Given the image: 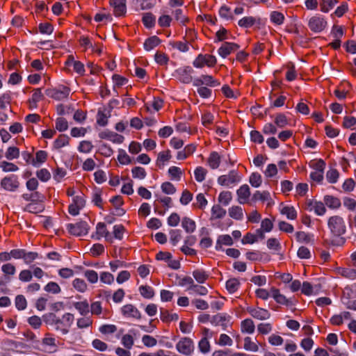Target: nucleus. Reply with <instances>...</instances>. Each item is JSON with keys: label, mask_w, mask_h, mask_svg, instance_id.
Here are the masks:
<instances>
[{"label": "nucleus", "mask_w": 356, "mask_h": 356, "mask_svg": "<svg viewBox=\"0 0 356 356\" xmlns=\"http://www.w3.org/2000/svg\"><path fill=\"white\" fill-rule=\"evenodd\" d=\"M99 138L107 139L114 143L120 144L124 140V137L120 134L110 131H104L99 134Z\"/></svg>", "instance_id": "nucleus-18"}, {"label": "nucleus", "mask_w": 356, "mask_h": 356, "mask_svg": "<svg viewBox=\"0 0 356 356\" xmlns=\"http://www.w3.org/2000/svg\"><path fill=\"white\" fill-rule=\"evenodd\" d=\"M176 349L179 353L188 355L193 350V342L188 338H184L177 343Z\"/></svg>", "instance_id": "nucleus-9"}, {"label": "nucleus", "mask_w": 356, "mask_h": 356, "mask_svg": "<svg viewBox=\"0 0 356 356\" xmlns=\"http://www.w3.org/2000/svg\"><path fill=\"white\" fill-rule=\"evenodd\" d=\"M281 214L285 216L289 220H295L297 218V211L293 206L281 204L279 207Z\"/></svg>", "instance_id": "nucleus-19"}, {"label": "nucleus", "mask_w": 356, "mask_h": 356, "mask_svg": "<svg viewBox=\"0 0 356 356\" xmlns=\"http://www.w3.org/2000/svg\"><path fill=\"white\" fill-rule=\"evenodd\" d=\"M44 207L42 204L36 202H31L24 207V211L33 213H38L43 211Z\"/></svg>", "instance_id": "nucleus-32"}, {"label": "nucleus", "mask_w": 356, "mask_h": 356, "mask_svg": "<svg viewBox=\"0 0 356 356\" xmlns=\"http://www.w3.org/2000/svg\"><path fill=\"white\" fill-rule=\"evenodd\" d=\"M338 273L341 276L348 278L350 280H354L356 278V270L353 268H339Z\"/></svg>", "instance_id": "nucleus-41"}, {"label": "nucleus", "mask_w": 356, "mask_h": 356, "mask_svg": "<svg viewBox=\"0 0 356 356\" xmlns=\"http://www.w3.org/2000/svg\"><path fill=\"white\" fill-rule=\"evenodd\" d=\"M208 165L211 169H216L219 167L220 163V157L218 152H213L209 159Z\"/></svg>", "instance_id": "nucleus-31"}, {"label": "nucleus", "mask_w": 356, "mask_h": 356, "mask_svg": "<svg viewBox=\"0 0 356 356\" xmlns=\"http://www.w3.org/2000/svg\"><path fill=\"white\" fill-rule=\"evenodd\" d=\"M255 18L253 17H244L241 19L238 24L241 27L250 28L255 23Z\"/></svg>", "instance_id": "nucleus-51"}, {"label": "nucleus", "mask_w": 356, "mask_h": 356, "mask_svg": "<svg viewBox=\"0 0 356 356\" xmlns=\"http://www.w3.org/2000/svg\"><path fill=\"white\" fill-rule=\"evenodd\" d=\"M74 307L81 315H86L89 312V305L86 301L74 302Z\"/></svg>", "instance_id": "nucleus-42"}, {"label": "nucleus", "mask_w": 356, "mask_h": 356, "mask_svg": "<svg viewBox=\"0 0 356 356\" xmlns=\"http://www.w3.org/2000/svg\"><path fill=\"white\" fill-rule=\"evenodd\" d=\"M310 211H313L317 216H323L326 212L325 203L318 201H312L309 204Z\"/></svg>", "instance_id": "nucleus-21"}, {"label": "nucleus", "mask_w": 356, "mask_h": 356, "mask_svg": "<svg viewBox=\"0 0 356 356\" xmlns=\"http://www.w3.org/2000/svg\"><path fill=\"white\" fill-rule=\"evenodd\" d=\"M239 48V46L234 42H224L218 50V54L220 56L225 58L227 56L232 52L236 51Z\"/></svg>", "instance_id": "nucleus-12"}, {"label": "nucleus", "mask_w": 356, "mask_h": 356, "mask_svg": "<svg viewBox=\"0 0 356 356\" xmlns=\"http://www.w3.org/2000/svg\"><path fill=\"white\" fill-rule=\"evenodd\" d=\"M271 297L279 304L288 305L289 300L286 298L285 296L280 293V291L275 288L270 289Z\"/></svg>", "instance_id": "nucleus-25"}, {"label": "nucleus", "mask_w": 356, "mask_h": 356, "mask_svg": "<svg viewBox=\"0 0 356 356\" xmlns=\"http://www.w3.org/2000/svg\"><path fill=\"white\" fill-rule=\"evenodd\" d=\"M193 69L191 67H181L177 70L178 79L184 83H189L192 81Z\"/></svg>", "instance_id": "nucleus-13"}, {"label": "nucleus", "mask_w": 356, "mask_h": 356, "mask_svg": "<svg viewBox=\"0 0 356 356\" xmlns=\"http://www.w3.org/2000/svg\"><path fill=\"white\" fill-rule=\"evenodd\" d=\"M161 42L160 39L156 36H152L147 38L144 42V48L146 51H151L157 47Z\"/></svg>", "instance_id": "nucleus-30"}, {"label": "nucleus", "mask_w": 356, "mask_h": 356, "mask_svg": "<svg viewBox=\"0 0 356 356\" xmlns=\"http://www.w3.org/2000/svg\"><path fill=\"white\" fill-rule=\"evenodd\" d=\"M226 215V210L219 204H215L211 208V219H221Z\"/></svg>", "instance_id": "nucleus-28"}, {"label": "nucleus", "mask_w": 356, "mask_h": 356, "mask_svg": "<svg viewBox=\"0 0 356 356\" xmlns=\"http://www.w3.org/2000/svg\"><path fill=\"white\" fill-rule=\"evenodd\" d=\"M56 129L59 131H64L68 129L67 121L63 118H58L56 121Z\"/></svg>", "instance_id": "nucleus-63"}, {"label": "nucleus", "mask_w": 356, "mask_h": 356, "mask_svg": "<svg viewBox=\"0 0 356 356\" xmlns=\"http://www.w3.org/2000/svg\"><path fill=\"white\" fill-rule=\"evenodd\" d=\"M104 237L106 240L109 239V232L104 222H98L96 226V236L95 238L99 240Z\"/></svg>", "instance_id": "nucleus-23"}, {"label": "nucleus", "mask_w": 356, "mask_h": 356, "mask_svg": "<svg viewBox=\"0 0 356 356\" xmlns=\"http://www.w3.org/2000/svg\"><path fill=\"white\" fill-rule=\"evenodd\" d=\"M44 290L47 292L57 294L60 292V287L57 283L50 282L44 286Z\"/></svg>", "instance_id": "nucleus-57"}, {"label": "nucleus", "mask_w": 356, "mask_h": 356, "mask_svg": "<svg viewBox=\"0 0 356 356\" xmlns=\"http://www.w3.org/2000/svg\"><path fill=\"white\" fill-rule=\"evenodd\" d=\"M19 186V181L17 176L11 175L3 178L1 181V187L5 191L10 192L16 191Z\"/></svg>", "instance_id": "nucleus-5"}, {"label": "nucleus", "mask_w": 356, "mask_h": 356, "mask_svg": "<svg viewBox=\"0 0 356 356\" xmlns=\"http://www.w3.org/2000/svg\"><path fill=\"white\" fill-rule=\"evenodd\" d=\"M243 348L245 350L251 352H257L259 350V347L255 341H252L251 338L247 337L244 339Z\"/></svg>", "instance_id": "nucleus-40"}, {"label": "nucleus", "mask_w": 356, "mask_h": 356, "mask_svg": "<svg viewBox=\"0 0 356 356\" xmlns=\"http://www.w3.org/2000/svg\"><path fill=\"white\" fill-rule=\"evenodd\" d=\"M241 176L236 170H231L227 175H221L218 178V184L232 188L241 181Z\"/></svg>", "instance_id": "nucleus-3"}, {"label": "nucleus", "mask_w": 356, "mask_h": 356, "mask_svg": "<svg viewBox=\"0 0 356 356\" xmlns=\"http://www.w3.org/2000/svg\"><path fill=\"white\" fill-rule=\"evenodd\" d=\"M253 199L254 200H260L261 202H266L268 206L273 204V201L270 197V194L267 191H257L253 195Z\"/></svg>", "instance_id": "nucleus-22"}, {"label": "nucleus", "mask_w": 356, "mask_h": 356, "mask_svg": "<svg viewBox=\"0 0 356 356\" xmlns=\"http://www.w3.org/2000/svg\"><path fill=\"white\" fill-rule=\"evenodd\" d=\"M113 83V90L116 95H118V92L115 90L116 87H120L127 83V80L120 75L114 74L112 77Z\"/></svg>", "instance_id": "nucleus-43"}, {"label": "nucleus", "mask_w": 356, "mask_h": 356, "mask_svg": "<svg viewBox=\"0 0 356 356\" xmlns=\"http://www.w3.org/2000/svg\"><path fill=\"white\" fill-rule=\"evenodd\" d=\"M317 285L312 286L309 282H304L302 286V292L306 296L316 294L318 292Z\"/></svg>", "instance_id": "nucleus-33"}, {"label": "nucleus", "mask_w": 356, "mask_h": 356, "mask_svg": "<svg viewBox=\"0 0 356 356\" xmlns=\"http://www.w3.org/2000/svg\"><path fill=\"white\" fill-rule=\"evenodd\" d=\"M241 332L247 334H252L254 332L255 326L250 318H246L241 322Z\"/></svg>", "instance_id": "nucleus-27"}, {"label": "nucleus", "mask_w": 356, "mask_h": 356, "mask_svg": "<svg viewBox=\"0 0 356 356\" xmlns=\"http://www.w3.org/2000/svg\"><path fill=\"white\" fill-rule=\"evenodd\" d=\"M181 226L187 233H193L196 229L195 222L188 217L182 218Z\"/></svg>", "instance_id": "nucleus-26"}, {"label": "nucleus", "mask_w": 356, "mask_h": 356, "mask_svg": "<svg viewBox=\"0 0 356 356\" xmlns=\"http://www.w3.org/2000/svg\"><path fill=\"white\" fill-rule=\"evenodd\" d=\"M46 94L56 100H63L67 98L70 89L66 86H62L59 89L47 90Z\"/></svg>", "instance_id": "nucleus-10"}, {"label": "nucleus", "mask_w": 356, "mask_h": 356, "mask_svg": "<svg viewBox=\"0 0 356 356\" xmlns=\"http://www.w3.org/2000/svg\"><path fill=\"white\" fill-rule=\"evenodd\" d=\"M327 227L331 234L334 236H340L346 232V226L344 220L339 216H334L329 218Z\"/></svg>", "instance_id": "nucleus-2"}, {"label": "nucleus", "mask_w": 356, "mask_h": 356, "mask_svg": "<svg viewBox=\"0 0 356 356\" xmlns=\"http://www.w3.org/2000/svg\"><path fill=\"white\" fill-rule=\"evenodd\" d=\"M122 344L128 350H130L134 343V338L130 334H124L121 339Z\"/></svg>", "instance_id": "nucleus-55"}, {"label": "nucleus", "mask_w": 356, "mask_h": 356, "mask_svg": "<svg viewBox=\"0 0 356 356\" xmlns=\"http://www.w3.org/2000/svg\"><path fill=\"white\" fill-rule=\"evenodd\" d=\"M139 291L142 296L147 299L152 298L154 295L153 289L149 286H140Z\"/></svg>", "instance_id": "nucleus-48"}, {"label": "nucleus", "mask_w": 356, "mask_h": 356, "mask_svg": "<svg viewBox=\"0 0 356 356\" xmlns=\"http://www.w3.org/2000/svg\"><path fill=\"white\" fill-rule=\"evenodd\" d=\"M193 276L200 284L204 283L209 277L208 274L203 270L197 269L193 272Z\"/></svg>", "instance_id": "nucleus-38"}, {"label": "nucleus", "mask_w": 356, "mask_h": 356, "mask_svg": "<svg viewBox=\"0 0 356 356\" xmlns=\"http://www.w3.org/2000/svg\"><path fill=\"white\" fill-rule=\"evenodd\" d=\"M229 319L230 316L226 314H218L211 316V323L215 326L220 325L225 330Z\"/></svg>", "instance_id": "nucleus-15"}, {"label": "nucleus", "mask_w": 356, "mask_h": 356, "mask_svg": "<svg viewBox=\"0 0 356 356\" xmlns=\"http://www.w3.org/2000/svg\"><path fill=\"white\" fill-rule=\"evenodd\" d=\"M323 200L325 204L330 209H338L341 206L340 200L331 195H325Z\"/></svg>", "instance_id": "nucleus-29"}, {"label": "nucleus", "mask_w": 356, "mask_h": 356, "mask_svg": "<svg viewBox=\"0 0 356 356\" xmlns=\"http://www.w3.org/2000/svg\"><path fill=\"white\" fill-rule=\"evenodd\" d=\"M289 122L286 117L282 113L277 114L275 118V124L278 128H283L288 124Z\"/></svg>", "instance_id": "nucleus-50"}, {"label": "nucleus", "mask_w": 356, "mask_h": 356, "mask_svg": "<svg viewBox=\"0 0 356 356\" xmlns=\"http://www.w3.org/2000/svg\"><path fill=\"white\" fill-rule=\"evenodd\" d=\"M84 276L91 284H96L98 282L99 276L96 271L93 270H86L84 271Z\"/></svg>", "instance_id": "nucleus-44"}, {"label": "nucleus", "mask_w": 356, "mask_h": 356, "mask_svg": "<svg viewBox=\"0 0 356 356\" xmlns=\"http://www.w3.org/2000/svg\"><path fill=\"white\" fill-rule=\"evenodd\" d=\"M93 147L91 142L88 140H83L80 143L78 149L79 152L83 153H89L91 152Z\"/></svg>", "instance_id": "nucleus-60"}, {"label": "nucleus", "mask_w": 356, "mask_h": 356, "mask_svg": "<svg viewBox=\"0 0 356 356\" xmlns=\"http://www.w3.org/2000/svg\"><path fill=\"white\" fill-rule=\"evenodd\" d=\"M100 281L106 284L111 285L114 282V276L108 272H102L99 276Z\"/></svg>", "instance_id": "nucleus-53"}, {"label": "nucleus", "mask_w": 356, "mask_h": 356, "mask_svg": "<svg viewBox=\"0 0 356 356\" xmlns=\"http://www.w3.org/2000/svg\"><path fill=\"white\" fill-rule=\"evenodd\" d=\"M337 3V0H323L320 4L321 10L323 13H328Z\"/></svg>", "instance_id": "nucleus-45"}, {"label": "nucleus", "mask_w": 356, "mask_h": 356, "mask_svg": "<svg viewBox=\"0 0 356 356\" xmlns=\"http://www.w3.org/2000/svg\"><path fill=\"white\" fill-rule=\"evenodd\" d=\"M116 15H122L126 13V0H111Z\"/></svg>", "instance_id": "nucleus-20"}, {"label": "nucleus", "mask_w": 356, "mask_h": 356, "mask_svg": "<svg viewBox=\"0 0 356 356\" xmlns=\"http://www.w3.org/2000/svg\"><path fill=\"white\" fill-rule=\"evenodd\" d=\"M240 286V282L236 278H232L226 282V289L229 293H235Z\"/></svg>", "instance_id": "nucleus-34"}, {"label": "nucleus", "mask_w": 356, "mask_h": 356, "mask_svg": "<svg viewBox=\"0 0 356 356\" xmlns=\"http://www.w3.org/2000/svg\"><path fill=\"white\" fill-rule=\"evenodd\" d=\"M193 84L195 86H207L209 87H216L220 85V83L218 80L215 79L211 75H202L200 77L195 78Z\"/></svg>", "instance_id": "nucleus-8"}, {"label": "nucleus", "mask_w": 356, "mask_h": 356, "mask_svg": "<svg viewBox=\"0 0 356 356\" xmlns=\"http://www.w3.org/2000/svg\"><path fill=\"white\" fill-rule=\"evenodd\" d=\"M67 229L71 234L74 236H81L88 234L89 227L86 222L80 221L74 224H67Z\"/></svg>", "instance_id": "nucleus-4"}, {"label": "nucleus", "mask_w": 356, "mask_h": 356, "mask_svg": "<svg viewBox=\"0 0 356 356\" xmlns=\"http://www.w3.org/2000/svg\"><path fill=\"white\" fill-rule=\"evenodd\" d=\"M238 202L241 204L248 202L250 196V188L247 184H243L236 191Z\"/></svg>", "instance_id": "nucleus-17"}, {"label": "nucleus", "mask_w": 356, "mask_h": 356, "mask_svg": "<svg viewBox=\"0 0 356 356\" xmlns=\"http://www.w3.org/2000/svg\"><path fill=\"white\" fill-rule=\"evenodd\" d=\"M233 244L232 237L228 234H223L218 236L216 249L220 250L222 249V245H232Z\"/></svg>", "instance_id": "nucleus-24"}, {"label": "nucleus", "mask_w": 356, "mask_h": 356, "mask_svg": "<svg viewBox=\"0 0 356 356\" xmlns=\"http://www.w3.org/2000/svg\"><path fill=\"white\" fill-rule=\"evenodd\" d=\"M207 175V170L202 167H197L195 170L194 175L195 179L198 182H202L204 180Z\"/></svg>", "instance_id": "nucleus-54"}, {"label": "nucleus", "mask_w": 356, "mask_h": 356, "mask_svg": "<svg viewBox=\"0 0 356 356\" xmlns=\"http://www.w3.org/2000/svg\"><path fill=\"white\" fill-rule=\"evenodd\" d=\"M122 315L127 318L140 319L141 317L139 310L133 305L127 304L121 308Z\"/></svg>", "instance_id": "nucleus-11"}, {"label": "nucleus", "mask_w": 356, "mask_h": 356, "mask_svg": "<svg viewBox=\"0 0 356 356\" xmlns=\"http://www.w3.org/2000/svg\"><path fill=\"white\" fill-rule=\"evenodd\" d=\"M42 318L45 323L52 326L56 331L60 332L62 334H66L69 332L74 320V315L70 313H65L60 318L51 312L43 315Z\"/></svg>", "instance_id": "nucleus-1"}, {"label": "nucleus", "mask_w": 356, "mask_h": 356, "mask_svg": "<svg viewBox=\"0 0 356 356\" xmlns=\"http://www.w3.org/2000/svg\"><path fill=\"white\" fill-rule=\"evenodd\" d=\"M134 178L143 179L146 177V172L143 168L135 167L131 170Z\"/></svg>", "instance_id": "nucleus-58"}, {"label": "nucleus", "mask_w": 356, "mask_h": 356, "mask_svg": "<svg viewBox=\"0 0 356 356\" xmlns=\"http://www.w3.org/2000/svg\"><path fill=\"white\" fill-rule=\"evenodd\" d=\"M229 214L231 218L236 220H241L243 217V209L238 206H232L229 209Z\"/></svg>", "instance_id": "nucleus-35"}, {"label": "nucleus", "mask_w": 356, "mask_h": 356, "mask_svg": "<svg viewBox=\"0 0 356 356\" xmlns=\"http://www.w3.org/2000/svg\"><path fill=\"white\" fill-rule=\"evenodd\" d=\"M232 198V193L229 191L221 192L218 196V201L225 206L229 204Z\"/></svg>", "instance_id": "nucleus-47"}, {"label": "nucleus", "mask_w": 356, "mask_h": 356, "mask_svg": "<svg viewBox=\"0 0 356 356\" xmlns=\"http://www.w3.org/2000/svg\"><path fill=\"white\" fill-rule=\"evenodd\" d=\"M74 288L80 293H84L88 290L86 282L80 278H76L72 282Z\"/></svg>", "instance_id": "nucleus-36"}, {"label": "nucleus", "mask_w": 356, "mask_h": 356, "mask_svg": "<svg viewBox=\"0 0 356 356\" xmlns=\"http://www.w3.org/2000/svg\"><path fill=\"white\" fill-rule=\"evenodd\" d=\"M27 305L26 300L22 295H18L15 298V306L19 310H24Z\"/></svg>", "instance_id": "nucleus-64"}, {"label": "nucleus", "mask_w": 356, "mask_h": 356, "mask_svg": "<svg viewBox=\"0 0 356 356\" xmlns=\"http://www.w3.org/2000/svg\"><path fill=\"white\" fill-rule=\"evenodd\" d=\"M249 182L254 188H259L262 183V178L259 173L252 172L249 177Z\"/></svg>", "instance_id": "nucleus-39"}, {"label": "nucleus", "mask_w": 356, "mask_h": 356, "mask_svg": "<svg viewBox=\"0 0 356 356\" xmlns=\"http://www.w3.org/2000/svg\"><path fill=\"white\" fill-rule=\"evenodd\" d=\"M248 311L253 318H257L258 320H267L270 317V312L267 309L263 308L250 307L248 309Z\"/></svg>", "instance_id": "nucleus-14"}, {"label": "nucleus", "mask_w": 356, "mask_h": 356, "mask_svg": "<svg viewBox=\"0 0 356 356\" xmlns=\"http://www.w3.org/2000/svg\"><path fill=\"white\" fill-rule=\"evenodd\" d=\"M217 343L220 346H231L233 344V341L230 338V337H229L227 334H221L220 335V337H219V339H218V341L217 342Z\"/></svg>", "instance_id": "nucleus-59"}, {"label": "nucleus", "mask_w": 356, "mask_h": 356, "mask_svg": "<svg viewBox=\"0 0 356 356\" xmlns=\"http://www.w3.org/2000/svg\"><path fill=\"white\" fill-rule=\"evenodd\" d=\"M190 293L191 294L206 296L208 293V289L204 286L194 284Z\"/></svg>", "instance_id": "nucleus-56"}, {"label": "nucleus", "mask_w": 356, "mask_h": 356, "mask_svg": "<svg viewBox=\"0 0 356 356\" xmlns=\"http://www.w3.org/2000/svg\"><path fill=\"white\" fill-rule=\"evenodd\" d=\"M326 21L319 15L312 17L308 22V26L314 33L321 32L326 26Z\"/></svg>", "instance_id": "nucleus-7"}, {"label": "nucleus", "mask_w": 356, "mask_h": 356, "mask_svg": "<svg viewBox=\"0 0 356 356\" xmlns=\"http://www.w3.org/2000/svg\"><path fill=\"white\" fill-rule=\"evenodd\" d=\"M216 58L214 56L209 54H200L194 60L193 65L196 68H202L204 65L208 67H212L216 63Z\"/></svg>", "instance_id": "nucleus-6"}, {"label": "nucleus", "mask_w": 356, "mask_h": 356, "mask_svg": "<svg viewBox=\"0 0 356 356\" xmlns=\"http://www.w3.org/2000/svg\"><path fill=\"white\" fill-rule=\"evenodd\" d=\"M0 168L5 172H16L19 170V168L14 163L4 161L0 162Z\"/></svg>", "instance_id": "nucleus-46"}, {"label": "nucleus", "mask_w": 356, "mask_h": 356, "mask_svg": "<svg viewBox=\"0 0 356 356\" xmlns=\"http://www.w3.org/2000/svg\"><path fill=\"white\" fill-rule=\"evenodd\" d=\"M143 22L147 28H152L155 24V18L151 13H145Z\"/></svg>", "instance_id": "nucleus-62"}, {"label": "nucleus", "mask_w": 356, "mask_h": 356, "mask_svg": "<svg viewBox=\"0 0 356 356\" xmlns=\"http://www.w3.org/2000/svg\"><path fill=\"white\" fill-rule=\"evenodd\" d=\"M69 143V137L65 135H60L54 143V147L56 149L61 148L67 145Z\"/></svg>", "instance_id": "nucleus-52"}, {"label": "nucleus", "mask_w": 356, "mask_h": 356, "mask_svg": "<svg viewBox=\"0 0 356 356\" xmlns=\"http://www.w3.org/2000/svg\"><path fill=\"white\" fill-rule=\"evenodd\" d=\"M198 347L202 353L205 354L209 353L210 351V343L209 339L202 338L198 343Z\"/></svg>", "instance_id": "nucleus-61"}, {"label": "nucleus", "mask_w": 356, "mask_h": 356, "mask_svg": "<svg viewBox=\"0 0 356 356\" xmlns=\"http://www.w3.org/2000/svg\"><path fill=\"white\" fill-rule=\"evenodd\" d=\"M44 348L49 353H54L58 350L56 339L51 334H47L42 339V343Z\"/></svg>", "instance_id": "nucleus-16"}, {"label": "nucleus", "mask_w": 356, "mask_h": 356, "mask_svg": "<svg viewBox=\"0 0 356 356\" xmlns=\"http://www.w3.org/2000/svg\"><path fill=\"white\" fill-rule=\"evenodd\" d=\"M270 19L272 23L276 25H281L284 20V15L278 11H273L270 14Z\"/></svg>", "instance_id": "nucleus-37"}, {"label": "nucleus", "mask_w": 356, "mask_h": 356, "mask_svg": "<svg viewBox=\"0 0 356 356\" xmlns=\"http://www.w3.org/2000/svg\"><path fill=\"white\" fill-rule=\"evenodd\" d=\"M19 156V150L16 147H9L6 152L5 156L8 160H13L18 158Z\"/></svg>", "instance_id": "nucleus-49"}]
</instances>
